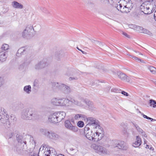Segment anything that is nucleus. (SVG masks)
Segmentation results:
<instances>
[{
    "label": "nucleus",
    "instance_id": "44",
    "mask_svg": "<svg viewBox=\"0 0 156 156\" xmlns=\"http://www.w3.org/2000/svg\"><path fill=\"white\" fill-rule=\"evenodd\" d=\"M47 146L48 145L46 144L42 145L40 148V151L43 150L45 147H46V148H47Z\"/></svg>",
    "mask_w": 156,
    "mask_h": 156
},
{
    "label": "nucleus",
    "instance_id": "62",
    "mask_svg": "<svg viewBox=\"0 0 156 156\" xmlns=\"http://www.w3.org/2000/svg\"><path fill=\"white\" fill-rule=\"evenodd\" d=\"M139 113H140L141 114V113H142L140 111H139Z\"/></svg>",
    "mask_w": 156,
    "mask_h": 156
},
{
    "label": "nucleus",
    "instance_id": "53",
    "mask_svg": "<svg viewBox=\"0 0 156 156\" xmlns=\"http://www.w3.org/2000/svg\"><path fill=\"white\" fill-rule=\"evenodd\" d=\"M78 79V77H70L69 78V80H77Z\"/></svg>",
    "mask_w": 156,
    "mask_h": 156
},
{
    "label": "nucleus",
    "instance_id": "54",
    "mask_svg": "<svg viewBox=\"0 0 156 156\" xmlns=\"http://www.w3.org/2000/svg\"><path fill=\"white\" fill-rule=\"evenodd\" d=\"M139 28H140V26H137V25H136V27H135V30H136L137 31H139Z\"/></svg>",
    "mask_w": 156,
    "mask_h": 156
},
{
    "label": "nucleus",
    "instance_id": "43",
    "mask_svg": "<svg viewBox=\"0 0 156 156\" xmlns=\"http://www.w3.org/2000/svg\"><path fill=\"white\" fill-rule=\"evenodd\" d=\"M52 149L51 151H52L51 154L53 153V155H55V156H64V155H62V154L57 155V153L56 152L55 150L53 148H51Z\"/></svg>",
    "mask_w": 156,
    "mask_h": 156
},
{
    "label": "nucleus",
    "instance_id": "42",
    "mask_svg": "<svg viewBox=\"0 0 156 156\" xmlns=\"http://www.w3.org/2000/svg\"><path fill=\"white\" fill-rule=\"evenodd\" d=\"M13 135V133L12 132L8 133L6 136V138L9 139L11 138Z\"/></svg>",
    "mask_w": 156,
    "mask_h": 156
},
{
    "label": "nucleus",
    "instance_id": "12",
    "mask_svg": "<svg viewBox=\"0 0 156 156\" xmlns=\"http://www.w3.org/2000/svg\"><path fill=\"white\" fill-rule=\"evenodd\" d=\"M86 120L87 123V125H88V127L93 126L94 127H95L100 124L98 120L93 117H88L86 119Z\"/></svg>",
    "mask_w": 156,
    "mask_h": 156
},
{
    "label": "nucleus",
    "instance_id": "50",
    "mask_svg": "<svg viewBox=\"0 0 156 156\" xmlns=\"http://www.w3.org/2000/svg\"><path fill=\"white\" fill-rule=\"evenodd\" d=\"M32 140L31 141V143H32V144L33 146H34V147H35V144H36V142L35 141H34L33 139H31V140ZM30 142H31V141H30Z\"/></svg>",
    "mask_w": 156,
    "mask_h": 156
},
{
    "label": "nucleus",
    "instance_id": "37",
    "mask_svg": "<svg viewBox=\"0 0 156 156\" xmlns=\"http://www.w3.org/2000/svg\"><path fill=\"white\" fill-rule=\"evenodd\" d=\"M1 48L4 50H7L9 48V45L8 44H4L2 45Z\"/></svg>",
    "mask_w": 156,
    "mask_h": 156
},
{
    "label": "nucleus",
    "instance_id": "9",
    "mask_svg": "<svg viewBox=\"0 0 156 156\" xmlns=\"http://www.w3.org/2000/svg\"><path fill=\"white\" fill-rule=\"evenodd\" d=\"M13 150L16 153L23 155L27 152V145L18 144L14 148Z\"/></svg>",
    "mask_w": 156,
    "mask_h": 156
},
{
    "label": "nucleus",
    "instance_id": "2",
    "mask_svg": "<svg viewBox=\"0 0 156 156\" xmlns=\"http://www.w3.org/2000/svg\"><path fill=\"white\" fill-rule=\"evenodd\" d=\"M21 114V118L27 120L35 119L38 116L34 110L29 108L23 109L22 111Z\"/></svg>",
    "mask_w": 156,
    "mask_h": 156
},
{
    "label": "nucleus",
    "instance_id": "6",
    "mask_svg": "<svg viewBox=\"0 0 156 156\" xmlns=\"http://www.w3.org/2000/svg\"><path fill=\"white\" fill-rule=\"evenodd\" d=\"M9 116L3 108H0V123L6 124L7 128L10 127V123L9 121Z\"/></svg>",
    "mask_w": 156,
    "mask_h": 156
},
{
    "label": "nucleus",
    "instance_id": "22",
    "mask_svg": "<svg viewBox=\"0 0 156 156\" xmlns=\"http://www.w3.org/2000/svg\"><path fill=\"white\" fill-rule=\"evenodd\" d=\"M141 142V138L139 136H137L136 138V141L134 143H133L132 145L134 147H138L140 145Z\"/></svg>",
    "mask_w": 156,
    "mask_h": 156
},
{
    "label": "nucleus",
    "instance_id": "34",
    "mask_svg": "<svg viewBox=\"0 0 156 156\" xmlns=\"http://www.w3.org/2000/svg\"><path fill=\"white\" fill-rule=\"evenodd\" d=\"M149 103L150 104V106H152L154 108H155L156 107V101L152 100L151 99L149 101Z\"/></svg>",
    "mask_w": 156,
    "mask_h": 156
},
{
    "label": "nucleus",
    "instance_id": "51",
    "mask_svg": "<svg viewBox=\"0 0 156 156\" xmlns=\"http://www.w3.org/2000/svg\"><path fill=\"white\" fill-rule=\"evenodd\" d=\"M111 92H117L118 91H119V90L118 89H117L116 88H113V89H112L111 90Z\"/></svg>",
    "mask_w": 156,
    "mask_h": 156
},
{
    "label": "nucleus",
    "instance_id": "47",
    "mask_svg": "<svg viewBox=\"0 0 156 156\" xmlns=\"http://www.w3.org/2000/svg\"><path fill=\"white\" fill-rule=\"evenodd\" d=\"M37 155V153H34V152H31L30 154V156H38Z\"/></svg>",
    "mask_w": 156,
    "mask_h": 156
},
{
    "label": "nucleus",
    "instance_id": "25",
    "mask_svg": "<svg viewBox=\"0 0 156 156\" xmlns=\"http://www.w3.org/2000/svg\"><path fill=\"white\" fill-rule=\"evenodd\" d=\"M25 52V49L24 47H22L20 48L18 51L16 53V55L18 57H20L22 55L24 54Z\"/></svg>",
    "mask_w": 156,
    "mask_h": 156
},
{
    "label": "nucleus",
    "instance_id": "18",
    "mask_svg": "<svg viewBox=\"0 0 156 156\" xmlns=\"http://www.w3.org/2000/svg\"><path fill=\"white\" fill-rule=\"evenodd\" d=\"M84 102L88 106V108L89 110L92 111L95 110L96 108L92 102L88 100H84Z\"/></svg>",
    "mask_w": 156,
    "mask_h": 156
},
{
    "label": "nucleus",
    "instance_id": "30",
    "mask_svg": "<svg viewBox=\"0 0 156 156\" xmlns=\"http://www.w3.org/2000/svg\"><path fill=\"white\" fill-rule=\"evenodd\" d=\"M148 69L153 74L156 73V68L152 66H148Z\"/></svg>",
    "mask_w": 156,
    "mask_h": 156
},
{
    "label": "nucleus",
    "instance_id": "13",
    "mask_svg": "<svg viewBox=\"0 0 156 156\" xmlns=\"http://www.w3.org/2000/svg\"><path fill=\"white\" fill-rule=\"evenodd\" d=\"M48 66V64L45 60H42L36 63L34 66V68L36 70H39Z\"/></svg>",
    "mask_w": 156,
    "mask_h": 156
},
{
    "label": "nucleus",
    "instance_id": "46",
    "mask_svg": "<svg viewBox=\"0 0 156 156\" xmlns=\"http://www.w3.org/2000/svg\"><path fill=\"white\" fill-rule=\"evenodd\" d=\"M81 116L82 115L81 114H77L75 116V119H78L81 117Z\"/></svg>",
    "mask_w": 156,
    "mask_h": 156
},
{
    "label": "nucleus",
    "instance_id": "4",
    "mask_svg": "<svg viewBox=\"0 0 156 156\" xmlns=\"http://www.w3.org/2000/svg\"><path fill=\"white\" fill-rule=\"evenodd\" d=\"M154 2L153 0L145 2L140 6V10L146 14H149L152 13L154 10L152 9L151 3Z\"/></svg>",
    "mask_w": 156,
    "mask_h": 156
},
{
    "label": "nucleus",
    "instance_id": "11",
    "mask_svg": "<svg viewBox=\"0 0 156 156\" xmlns=\"http://www.w3.org/2000/svg\"><path fill=\"white\" fill-rule=\"evenodd\" d=\"M73 122H71L69 120H67L64 122L65 126L66 129L76 132L78 131V128L76 126L73 125Z\"/></svg>",
    "mask_w": 156,
    "mask_h": 156
},
{
    "label": "nucleus",
    "instance_id": "56",
    "mask_svg": "<svg viewBox=\"0 0 156 156\" xmlns=\"http://www.w3.org/2000/svg\"><path fill=\"white\" fill-rule=\"evenodd\" d=\"M122 34L124 36H126L127 37H129V36L125 32H123Z\"/></svg>",
    "mask_w": 156,
    "mask_h": 156
},
{
    "label": "nucleus",
    "instance_id": "33",
    "mask_svg": "<svg viewBox=\"0 0 156 156\" xmlns=\"http://www.w3.org/2000/svg\"><path fill=\"white\" fill-rule=\"evenodd\" d=\"M69 98H64L63 106L69 107Z\"/></svg>",
    "mask_w": 156,
    "mask_h": 156
},
{
    "label": "nucleus",
    "instance_id": "15",
    "mask_svg": "<svg viewBox=\"0 0 156 156\" xmlns=\"http://www.w3.org/2000/svg\"><path fill=\"white\" fill-rule=\"evenodd\" d=\"M16 140L18 143V144L27 145V140L22 136L17 134L16 136Z\"/></svg>",
    "mask_w": 156,
    "mask_h": 156
},
{
    "label": "nucleus",
    "instance_id": "38",
    "mask_svg": "<svg viewBox=\"0 0 156 156\" xmlns=\"http://www.w3.org/2000/svg\"><path fill=\"white\" fill-rule=\"evenodd\" d=\"M129 56H130V57L131 58H133V59L137 61V62H143V63L144 62V61L143 60H142L140 59L139 58L136 57H135L134 56H133L131 55H130Z\"/></svg>",
    "mask_w": 156,
    "mask_h": 156
},
{
    "label": "nucleus",
    "instance_id": "10",
    "mask_svg": "<svg viewBox=\"0 0 156 156\" xmlns=\"http://www.w3.org/2000/svg\"><path fill=\"white\" fill-rule=\"evenodd\" d=\"M95 127L97 129L96 132H94L96 139L95 140L98 141L101 140L103 137L104 131L102 128L100 126V124Z\"/></svg>",
    "mask_w": 156,
    "mask_h": 156
},
{
    "label": "nucleus",
    "instance_id": "16",
    "mask_svg": "<svg viewBox=\"0 0 156 156\" xmlns=\"http://www.w3.org/2000/svg\"><path fill=\"white\" fill-rule=\"evenodd\" d=\"M69 107L72 106L73 105H75L80 106H83V104L81 102L78 101L77 100H75L74 98H69Z\"/></svg>",
    "mask_w": 156,
    "mask_h": 156
},
{
    "label": "nucleus",
    "instance_id": "39",
    "mask_svg": "<svg viewBox=\"0 0 156 156\" xmlns=\"http://www.w3.org/2000/svg\"><path fill=\"white\" fill-rule=\"evenodd\" d=\"M64 98H59V106H63Z\"/></svg>",
    "mask_w": 156,
    "mask_h": 156
},
{
    "label": "nucleus",
    "instance_id": "61",
    "mask_svg": "<svg viewBox=\"0 0 156 156\" xmlns=\"http://www.w3.org/2000/svg\"><path fill=\"white\" fill-rule=\"evenodd\" d=\"M70 150L72 151L74 150V149L73 148H70Z\"/></svg>",
    "mask_w": 156,
    "mask_h": 156
},
{
    "label": "nucleus",
    "instance_id": "14",
    "mask_svg": "<svg viewBox=\"0 0 156 156\" xmlns=\"http://www.w3.org/2000/svg\"><path fill=\"white\" fill-rule=\"evenodd\" d=\"M60 90L65 94H69L71 91V89L69 87L63 84H60Z\"/></svg>",
    "mask_w": 156,
    "mask_h": 156
},
{
    "label": "nucleus",
    "instance_id": "20",
    "mask_svg": "<svg viewBox=\"0 0 156 156\" xmlns=\"http://www.w3.org/2000/svg\"><path fill=\"white\" fill-rule=\"evenodd\" d=\"M11 5L13 8L14 9H22L23 8V5L16 1L12 2Z\"/></svg>",
    "mask_w": 156,
    "mask_h": 156
},
{
    "label": "nucleus",
    "instance_id": "49",
    "mask_svg": "<svg viewBox=\"0 0 156 156\" xmlns=\"http://www.w3.org/2000/svg\"><path fill=\"white\" fill-rule=\"evenodd\" d=\"M136 25H134V24H130L129 25V28H131L135 30V27H136Z\"/></svg>",
    "mask_w": 156,
    "mask_h": 156
},
{
    "label": "nucleus",
    "instance_id": "5",
    "mask_svg": "<svg viewBox=\"0 0 156 156\" xmlns=\"http://www.w3.org/2000/svg\"><path fill=\"white\" fill-rule=\"evenodd\" d=\"M91 147L95 152L101 155H105L109 154V151L105 147L99 144H94L91 145Z\"/></svg>",
    "mask_w": 156,
    "mask_h": 156
},
{
    "label": "nucleus",
    "instance_id": "55",
    "mask_svg": "<svg viewBox=\"0 0 156 156\" xmlns=\"http://www.w3.org/2000/svg\"><path fill=\"white\" fill-rule=\"evenodd\" d=\"M77 48L83 54H86V52H85L84 51H82L78 47H77Z\"/></svg>",
    "mask_w": 156,
    "mask_h": 156
},
{
    "label": "nucleus",
    "instance_id": "26",
    "mask_svg": "<svg viewBox=\"0 0 156 156\" xmlns=\"http://www.w3.org/2000/svg\"><path fill=\"white\" fill-rule=\"evenodd\" d=\"M52 88L53 90L58 89L60 90V84L58 83L53 82L51 83Z\"/></svg>",
    "mask_w": 156,
    "mask_h": 156
},
{
    "label": "nucleus",
    "instance_id": "21",
    "mask_svg": "<svg viewBox=\"0 0 156 156\" xmlns=\"http://www.w3.org/2000/svg\"><path fill=\"white\" fill-rule=\"evenodd\" d=\"M118 144V148L120 149L126 150L128 148L126 144L123 141H119Z\"/></svg>",
    "mask_w": 156,
    "mask_h": 156
},
{
    "label": "nucleus",
    "instance_id": "63",
    "mask_svg": "<svg viewBox=\"0 0 156 156\" xmlns=\"http://www.w3.org/2000/svg\"><path fill=\"white\" fill-rule=\"evenodd\" d=\"M154 83L156 86V81L154 82Z\"/></svg>",
    "mask_w": 156,
    "mask_h": 156
},
{
    "label": "nucleus",
    "instance_id": "57",
    "mask_svg": "<svg viewBox=\"0 0 156 156\" xmlns=\"http://www.w3.org/2000/svg\"><path fill=\"white\" fill-rule=\"evenodd\" d=\"M146 148H148L150 150H151L152 148L151 146H150L148 145H146Z\"/></svg>",
    "mask_w": 156,
    "mask_h": 156
},
{
    "label": "nucleus",
    "instance_id": "52",
    "mask_svg": "<svg viewBox=\"0 0 156 156\" xmlns=\"http://www.w3.org/2000/svg\"><path fill=\"white\" fill-rule=\"evenodd\" d=\"M140 134L144 137H147V135L146 134L145 132L143 130L142 131V132Z\"/></svg>",
    "mask_w": 156,
    "mask_h": 156
},
{
    "label": "nucleus",
    "instance_id": "24",
    "mask_svg": "<svg viewBox=\"0 0 156 156\" xmlns=\"http://www.w3.org/2000/svg\"><path fill=\"white\" fill-rule=\"evenodd\" d=\"M59 98H53L51 101V103L55 105L59 106Z\"/></svg>",
    "mask_w": 156,
    "mask_h": 156
},
{
    "label": "nucleus",
    "instance_id": "3",
    "mask_svg": "<svg viewBox=\"0 0 156 156\" xmlns=\"http://www.w3.org/2000/svg\"><path fill=\"white\" fill-rule=\"evenodd\" d=\"M66 113L63 111L57 112L50 115L48 118L49 121L52 123L60 122L66 116Z\"/></svg>",
    "mask_w": 156,
    "mask_h": 156
},
{
    "label": "nucleus",
    "instance_id": "60",
    "mask_svg": "<svg viewBox=\"0 0 156 156\" xmlns=\"http://www.w3.org/2000/svg\"><path fill=\"white\" fill-rule=\"evenodd\" d=\"M138 53H139V54H140V55H143V54L141 53L140 52H138Z\"/></svg>",
    "mask_w": 156,
    "mask_h": 156
},
{
    "label": "nucleus",
    "instance_id": "23",
    "mask_svg": "<svg viewBox=\"0 0 156 156\" xmlns=\"http://www.w3.org/2000/svg\"><path fill=\"white\" fill-rule=\"evenodd\" d=\"M7 56L6 55L5 52H0V61L3 62L6 60Z\"/></svg>",
    "mask_w": 156,
    "mask_h": 156
},
{
    "label": "nucleus",
    "instance_id": "40",
    "mask_svg": "<svg viewBox=\"0 0 156 156\" xmlns=\"http://www.w3.org/2000/svg\"><path fill=\"white\" fill-rule=\"evenodd\" d=\"M141 115L143 116V117L144 118H146L148 119H149L151 120V121H156V120L154 119H153L152 118H150L145 115L143 113H141Z\"/></svg>",
    "mask_w": 156,
    "mask_h": 156
},
{
    "label": "nucleus",
    "instance_id": "32",
    "mask_svg": "<svg viewBox=\"0 0 156 156\" xmlns=\"http://www.w3.org/2000/svg\"><path fill=\"white\" fill-rule=\"evenodd\" d=\"M51 150H48V148H45V151L44 152L43 156H50V154H51Z\"/></svg>",
    "mask_w": 156,
    "mask_h": 156
},
{
    "label": "nucleus",
    "instance_id": "41",
    "mask_svg": "<svg viewBox=\"0 0 156 156\" xmlns=\"http://www.w3.org/2000/svg\"><path fill=\"white\" fill-rule=\"evenodd\" d=\"M84 125V122L82 121H80L78 122L77 123V126L80 127H82Z\"/></svg>",
    "mask_w": 156,
    "mask_h": 156
},
{
    "label": "nucleus",
    "instance_id": "7",
    "mask_svg": "<svg viewBox=\"0 0 156 156\" xmlns=\"http://www.w3.org/2000/svg\"><path fill=\"white\" fill-rule=\"evenodd\" d=\"M34 35V30L33 26H27L22 33V36L24 38L29 39Z\"/></svg>",
    "mask_w": 156,
    "mask_h": 156
},
{
    "label": "nucleus",
    "instance_id": "29",
    "mask_svg": "<svg viewBox=\"0 0 156 156\" xmlns=\"http://www.w3.org/2000/svg\"><path fill=\"white\" fill-rule=\"evenodd\" d=\"M40 132L42 134L45 135L47 137L50 132L49 131H48L47 130L43 129H40Z\"/></svg>",
    "mask_w": 156,
    "mask_h": 156
},
{
    "label": "nucleus",
    "instance_id": "1",
    "mask_svg": "<svg viewBox=\"0 0 156 156\" xmlns=\"http://www.w3.org/2000/svg\"><path fill=\"white\" fill-rule=\"evenodd\" d=\"M119 3L115 7L122 12H129L133 6L131 0H120Z\"/></svg>",
    "mask_w": 156,
    "mask_h": 156
},
{
    "label": "nucleus",
    "instance_id": "58",
    "mask_svg": "<svg viewBox=\"0 0 156 156\" xmlns=\"http://www.w3.org/2000/svg\"><path fill=\"white\" fill-rule=\"evenodd\" d=\"M144 29V28L140 26L139 31L141 32L143 31Z\"/></svg>",
    "mask_w": 156,
    "mask_h": 156
},
{
    "label": "nucleus",
    "instance_id": "35",
    "mask_svg": "<svg viewBox=\"0 0 156 156\" xmlns=\"http://www.w3.org/2000/svg\"><path fill=\"white\" fill-rule=\"evenodd\" d=\"M141 32L147 34L150 36H152V33L149 30L146 29L144 28L143 31H142Z\"/></svg>",
    "mask_w": 156,
    "mask_h": 156
},
{
    "label": "nucleus",
    "instance_id": "59",
    "mask_svg": "<svg viewBox=\"0 0 156 156\" xmlns=\"http://www.w3.org/2000/svg\"><path fill=\"white\" fill-rule=\"evenodd\" d=\"M108 91H109V90L111 88V87L110 86H108Z\"/></svg>",
    "mask_w": 156,
    "mask_h": 156
},
{
    "label": "nucleus",
    "instance_id": "64",
    "mask_svg": "<svg viewBox=\"0 0 156 156\" xmlns=\"http://www.w3.org/2000/svg\"><path fill=\"white\" fill-rule=\"evenodd\" d=\"M112 1L113 2H114L115 1L114 0H112Z\"/></svg>",
    "mask_w": 156,
    "mask_h": 156
},
{
    "label": "nucleus",
    "instance_id": "48",
    "mask_svg": "<svg viewBox=\"0 0 156 156\" xmlns=\"http://www.w3.org/2000/svg\"><path fill=\"white\" fill-rule=\"evenodd\" d=\"M121 94L126 96H128L129 95V94L128 93L124 91H122L121 92Z\"/></svg>",
    "mask_w": 156,
    "mask_h": 156
},
{
    "label": "nucleus",
    "instance_id": "31",
    "mask_svg": "<svg viewBox=\"0 0 156 156\" xmlns=\"http://www.w3.org/2000/svg\"><path fill=\"white\" fill-rule=\"evenodd\" d=\"M132 123L133 125L135 127L136 129L137 130V131L140 134L142 132V131L143 130L140 128V127L136 124L134 123L133 122H132Z\"/></svg>",
    "mask_w": 156,
    "mask_h": 156
},
{
    "label": "nucleus",
    "instance_id": "17",
    "mask_svg": "<svg viewBox=\"0 0 156 156\" xmlns=\"http://www.w3.org/2000/svg\"><path fill=\"white\" fill-rule=\"evenodd\" d=\"M48 137L54 140H57L59 139V136L53 132H49Z\"/></svg>",
    "mask_w": 156,
    "mask_h": 156
},
{
    "label": "nucleus",
    "instance_id": "27",
    "mask_svg": "<svg viewBox=\"0 0 156 156\" xmlns=\"http://www.w3.org/2000/svg\"><path fill=\"white\" fill-rule=\"evenodd\" d=\"M23 90L26 93L29 94L31 91V88L30 85L25 86L23 88Z\"/></svg>",
    "mask_w": 156,
    "mask_h": 156
},
{
    "label": "nucleus",
    "instance_id": "19",
    "mask_svg": "<svg viewBox=\"0 0 156 156\" xmlns=\"http://www.w3.org/2000/svg\"><path fill=\"white\" fill-rule=\"evenodd\" d=\"M117 75L119 77L121 80L127 82H129L130 79L129 77L125 74L121 72H118Z\"/></svg>",
    "mask_w": 156,
    "mask_h": 156
},
{
    "label": "nucleus",
    "instance_id": "8",
    "mask_svg": "<svg viewBox=\"0 0 156 156\" xmlns=\"http://www.w3.org/2000/svg\"><path fill=\"white\" fill-rule=\"evenodd\" d=\"M84 132L86 138L90 140L94 141H97L95 140L96 139L94 132L93 133L92 130L90 129L88 125H86L84 128Z\"/></svg>",
    "mask_w": 156,
    "mask_h": 156
},
{
    "label": "nucleus",
    "instance_id": "36",
    "mask_svg": "<svg viewBox=\"0 0 156 156\" xmlns=\"http://www.w3.org/2000/svg\"><path fill=\"white\" fill-rule=\"evenodd\" d=\"M119 142V141L117 140H115L112 142V146L114 147H118V144Z\"/></svg>",
    "mask_w": 156,
    "mask_h": 156
},
{
    "label": "nucleus",
    "instance_id": "28",
    "mask_svg": "<svg viewBox=\"0 0 156 156\" xmlns=\"http://www.w3.org/2000/svg\"><path fill=\"white\" fill-rule=\"evenodd\" d=\"M31 60V58L29 56H27L24 59V63L26 65H27L30 62Z\"/></svg>",
    "mask_w": 156,
    "mask_h": 156
},
{
    "label": "nucleus",
    "instance_id": "45",
    "mask_svg": "<svg viewBox=\"0 0 156 156\" xmlns=\"http://www.w3.org/2000/svg\"><path fill=\"white\" fill-rule=\"evenodd\" d=\"M4 80L1 77H0V87L3 84Z\"/></svg>",
    "mask_w": 156,
    "mask_h": 156
}]
</instances>
